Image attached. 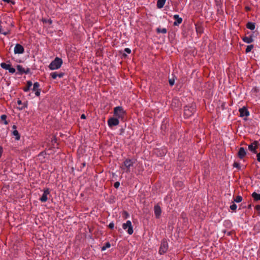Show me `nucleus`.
<instances>
[{
	"instance_id": "obj_14",
	"label": "nucleus",
	"mask_w": 260,
	"mask_h": 260,
	"mask_svg": "<svg viewBox=\"0 0 260 260\" xmlns=\"http://www.w3.org/2000/svg\"><path fill=\"white\" fill-rule=\"evenodd\" d=\"M173 18L175 20L173 23L174 25L177 26L182 23V19L178 15H174Z\"/></svg>"
},
{
	"instance_id": "obj_15",
	"label": "nucleus",
	"mask_w": 260,
	"mask_h": 260,
	"mask_svg": "<svg viewBox=\"0 0 260 260\" xmlns=\"http://www.w3.org/2000/svg\"><path fill=\"white\" fill-rule=\"evenodd\" d=\"M12 128L13 129L12 132V135L15 137V139L16 140H19L20 139V136L17 131V126L15 125H13L12 126Z\"/></svg>"
},
{
	"instance_id": "obj_10",
	"label": "nucleus",
	"mask_w": 260,
	"mask_h": 260,
	"mask_svg": "<svg viewBox=\"0 0 260 260\" xmlns=\"http://www.w3.org/2000/svg\"><path fill=\"white\" fill-rule=\"evenodd\" d=\"M50 194L49 188H46L44 190L42 197L40 198L41 202H46L48 200V196Z\"/></svg>"
},
{
	"instance_id": "obj_24",
	"label": "nucleus",
	"mask_w": 260,
	"mask_h": 260,
	"mask_svg": "<svg viewBox=\"0 0 260 260\" xmlns=\"http://www.w3.org/2000/svg\"><path fill=\"white\" fill-rule=\"evenodd\" d=\"M1 119L4 121V124L5 125H7L8 124V122L7 120V115L3 114L1 116Z\"/></svg>"
},
{
	"instance_id": "obj_44",
	"label": "nucleus",
	"mask_w": 260,
	"mask_h": 260,
	"mask_svg": "<svg viewBox=\"0 0 260 260\" xmlns=\"http://www.w3.org/2000/svg\"><path fill=\"white\" fill-rule=\"evenodd\" d=\"M177 101V100H176V99H174V100H173V103L175 101Z\"/></svg>"
},
{
	"instance_id": "obj_37",
	"label": "nucleus",
	"mask_w": 260,
	"mask_h": 260,
	"mask_svg": "<svg viewBox=\"0 0 260 260\" xmlns=\"http://www.w3.org/2000/svg\"><path fill=\"white\" fill-rule=\"evenodd\" d=\"M257 160L258 162H260V152L257 154Z\"/></svg>"
},
{
	"instance_id": "obj_12",
	"label": "nucleus",
	"mask_w": 260,
	"mask_h": 260,
	"mask_svg": "<svg viewBox=\"0 0 260 260\" xmlns=\"http://www.w3.org/2000/svg\"><path fill=\"white\" fill-rule=\"evenodd\" d=\"M239 113H240V117H247L249 115V112L247 109L243 107L242 108L239 109Z\"/></svg>"
},
{
	"instance_id": "obj_9",
	"label": "nucleus",
	"mask_w": 260,
	"mask_h": 260,
	"mask_svg": "<svg viewBox=\"0 0 260 260\" xmlns=\"http://www.w3.org/2000/svg\"><path fill=\"white\" fill-rule=\"evenodd\" d=\"M119 121L118 118L112 117L108 119V124L110 127H112L113 126H116L119 124Z\"/></svg>"
},
{
	"instance_id": "obj_31",
	"label": "nucleus",
	"mask_w": 260,
	"mask_h": 260,
	"mask_svg": "<svg viewBox=\"0 0 260 260\" xmlns=\"http://www.w3.org/2000/svg\"><path fill=\"white\" fill-rule=\"evenodd\" d=\"M35 92L36 96H39L40 95L41 89H37V90L35 91Z\"/></svg>"
},
{
	"instance_id": "obj_4",
	"label": "nucleus",
	"mask_w": 260,
	"mask_h": 260,
	"mask_svg": "<svg viewBox=\"0 0 260 260\" xmlns=\"http://www.w3.org/2000/svg\"><path fill=\"white\" fill-rule=\"evenodd\" d=\"M122 228L124 230H127V232L129 235H132L134 232L132 222L130 220H127L125 223H123Z\"/></svg>"
},
{
	"instance_id": "obj_11",
	"label": "nucleus",
	"mask_w": 260,
	"mask_h": 260,
	"mask_svg": "<svg viewBox=\"0 0 260 260\" xmlns=\"http://www.w3.org/2000/svg\"><path fill=\"white\" fill-rule=\"evenodd\" d=\"M24 49L21 45L19 44H17L15 45L14 49V52L15 54H22L24 52Z\"/></svg>"
},
{
	"instance_id": "obj_35",
	"label": "nucleus",
	"mask_w": 260,
	"mask_h": 260,
	"mask_svg": "<svg viewBox=\"0 0 260 260\" xmlns=\"http://www.w3.org/2000/svg\"><path fill=\"white\" fill-rule=\"evenodd\" d=\"M124 51L128 54H130L131 53V50L129 48H126L124 49Z\"/></svg>"
},
{
	"instance_id": "obj_36",
	"label": "nucleus",
	"mask_w": 260,
	"mask_h": 260,
	"mask_svg": "<svg viewBox=\"0 0 260 260\" xmlns=\"http://www.w3.org/2000/svg\"><path fill=\"white\" fill-rule=\"evenodd\" d=\"M233 166H234V167H235V168H239V164L238 163H237V162H235V163L234 164Z\"/></svg>"
},
{
	"instance_id": "obj_29",
	"label": "nucleus",
	"mask_w": 260,
	"mask_h": 260,
	"mask_svg": "<svg viewBox=\"0 0 260 260\" xmlns=\"http://www.w3.org/2000/svg\"><path fill=\"white\" fill-rule=\"evenodd\" d=\"M242 201V197L240 196H238L234 199V202L236 203H240Z\"/></svg>"
},
{
	"instance_id": "obj_2",
	"label": "nucleus",
	"mask_w": 260,
	"mask_h": 260,
	"mask_svg": "<svg viewBox=\"0 0 260 260\" xmlns=\"http://www.w3.org/2000/svg\"><path fill=\"white\" fill-rule=\"evenodd\" d=\"M195 106L194 105L186 106L184 109V116L185 118L190 117L195 112Z\"/></svg>"
},
{
	"instance_id": "obj_42",
	"label": "nucleus",
	"mask_w": 260,
	"mask_h": 260,
	"mask_svg": "<svg viewBox=\"0 0 260 260\" xmlns=\"http://www.w3.org/2000/svg\"><path fill=\"white\" fill-rule=\"evenodd\" d=\"M3 1L5 2H7V3H9V2H10L9 0H3Z\"/></svg>"
},
{
	"instance_id": "obj_16",
	"label": "nucleus",
	"mask_w": 260,
	"mask_h": 260,
	"mask_svg": "<svg viewBox=\"0 0 260 260\" xmlns=\"http://www.w3.org/2000/svg\"><path fill=\"white\" fill-rule=\"evenodd\" d=\"M50 76L52 79H56L57 77H58L59 78H62L64 76V73L61 72L57 73L56 72H55L51 73Z\"/></svg>"
},
{
	"instance_id": "obj_1",
	"label": "nucleus",
	"mask_w": 260,
	"mask_h": 260,
	"mask_svg": "<svg viewBox=\"0 0 260 260\" xmlns=\"http://www.w3.org/2000/svg\"><path fill=\"white\" fill-rule=\"evenodd\" d=\"M62 64V60L56 57L53 61L51 62L49 66V68L51 70H57L60 68Z\"/></svg>"
},
{
	"instance_id": "obj_22",
	"label": "nucleus",
	"mask_w": 260,
	"mask_h": 260,
	"mask_svg": "<svg viewBox=\"0 0 260 260\" xmlns=\"http://www.w3.org/2000/svg\"><path fill=\"white\" fill-rule=\"evenodd\" d=\"M32 85V82L30 81H27V87H25L23 89L24 91L27 92L29 90L30 88L31 87Z\"/></svg>"
},
{
	"instance_id": "obj_40",
	"label": "nucleus",
	"mask_w": 260,
	"mask_h": 260,
	"mask_svg": "<svg viewBox=\"0 0 260 260\" xmlns=\"http://www.w3.org/2000/svg\"><path fill=\"white\" fill-rule=\"evenodd\" d=\"M124 214L125 215L126 217H127L128 216V213H127V212H126V211H125V212H124Z\"/></svg>"
},
{
	"instance_id": "obj_33",
	"label": "nucleus",
	"mask_w": 260,
	"mask_h": 260,
	"mask_svg": "<svg viewBox=\"0 0 260 260\" xmlns=\"http://www.w3.org/2000/svg\"><path fill=\"white\" fill-rule=\"evenodd\" d=\"M108 226L109 228L113 229L114 228V223L113 222H110Z\"/></svg>"
},
{
	"instance_id": "obj_45",
	"label": "nucleus",
	"mask_w": 260,
	"mask_h": 260,
	"mask_svg": "<svg viewBox=\"0 0 260 260\" xmlns=\"http://www.w3.org/2000/svg\"><path fill=\"white\" fill-rule=\"evenodd\" d=\"M121 169L124 170L125 168L124 167H121Z\"/></svg>"
},
{
	"instance_id": "obj_6",
	"label": "nucleus",
	"mask_w": 260,
	"mask_h": 260,
	"mask_svg": "<svg viewBox=\"0 0 260 260\" xmlns=\"http://www.w3.org/2000/svg\"><path fill=\"white\" fill-rule=\"evenodd\" d=\"M134 163V161L130 159H127L124 161L123 164L124 167L126 169V172H130V168L131 167L133 166Z\"/></svg>"
},
{
	"instance_id": "obj_27",
	"label": "nucleus",
	"mask_w": 260,
	"mask_h": 260,
	"mask_svg": "<svg viewBox=\"0 0 260 260\" xmlns=\"http://www.w3.org/2000/svg\"><path fill=\"white\" fill-rule=\"evenodd\" d=\"M253 48V45H248L246 48L245 52L246 53L250 52Z\"/></svg>"
},
{
	"instance_id": "obj_17",
	"label": "nucleus",
	"mask_w": 260,
	"mask_h": 260,
	"mask_svg": "<svg viewBox=\"0 0 260 260\" xmlns=\"http://www.w3.org/2000/svg\"><path fill=\"white\" fill-rule=\"evenodd\" d=\"M246 154V152L243 147H240L238 153V155L240 158H243Z\"/></svg>"
},
{
	"instance_id": "obj_38",
	"label": "nucleus",
	"mask_w": 260,
	"mask_h": 260,
	"mask_svg": "<svg viewBox=\"0 0 260 260\" xmlns=\"http://www.w3.org/2000/svg\"><path fill=\"white\" fill-rule=\"evenodd\" d=\"M2 153H3V147L2 146H0V158L1 157Z\"/></svg>"
},
{
	"instance_id": "obj_7",
	"label": "nucleus",
	"mask_w": 260,
	"mask_h": 260,
	"mask_svg": "<svg viewBox=\"0 0 260 260\" xmlns=\"http://www.w3.org/2000/svg\"><path fill=\"white\" fill-rule=\"evenodd\" d=\"M1 67L6 70H8L9 73L11 74H13L15 72V68L11 67V66L10 64L2 62L1 64Z\"/></svg>"
},
{
	"instance_id": "obj_18",
	"label": "nucleus",
	"mask_w": 260,
	"mask_h": 260,
	"mask_svg": "<svg viewBox=\"0 0 260 260\" xmlns=\"http://www.w3.org/2000/svg\"><path fill=\"white\" fill-rule=\"evenodd\" d=\"M242 40L244 42L250 44L253 42V36L251 35L250 37H244L242 38Z\"/></svg>"
},
{
	"instance_id": "obj_23",
	"label": "nucleus",
	"mask_w": 260,
	"mask_h": 260,
	"mask_svg": "<svg viewBox=\"0 0 260 260\" xmlns=\"http://www.w3.org/2000/svg\"><path fill=\"white\" fill-rule=\"evenodd\" d=\"M252 197H253L254 200L255 201H259L260 200V194L259 193H257L254 192L252 194Z\"/></svg>"
},
{
	"instance_id": "obj_28",
	"label": "nucleus",
	"mask_w": 260,
	"mask_h": 260,
	"mask_svg": "<svg viewBox=\"0 0 260 260\" xmlns=\"http://www.w3.org/2000/svg\"><path fill=\"white\" fill-rule=\"evenodd\" d=\"M111 246V244L109 242H107L105 245L102 247V250L105 251L107 248H110Z\"/></svg>"
},
{
	"instance_id": "obj_25",
	"label": "nucleus",
	"mask_w": 260,
	"mask_h": 260,
	"mask_svg": "<svg viewBox=\"0 0 260 260\" xmlns=\"http://www.w3.org/2000/svg\"><path fill=\"white\" fill-rule=\"evenodd\" d=\"M39 87H40V84L37 82H35L33 85L32 90L34 91H35L37 90V89H40Z\"/></svg>"
},
{
	"instance_id": "obj_41",
	"label": "nucleus",
	"mask_w": 260,
	"mask_h": 260,
	"mask_svg": "<svg viewBox=\"0 0 260 260\" xmlns=\"http://www.w3.org/2000/svg\"><path fill=\"white\" fill-rule=\"evenodd\" d=\"M17 103L18 105H20L21 104V101L20 100H18L17 101Z\"/></svg>"
},
{
	"instance_id": "obj_21",
	"label": "nucleus",
	"mask_w": 260,
	"mask_h": 260,
	"mask_svg": "<svg viewBox=\"0 0 260 260\" xmlns=\"http://www.w3.org/2000/svg\"><path fill=\"white\" fill-rule=\"evenodd\" d=\"M246 27L250 30H254L255 27V23L251 22H248L247 23Z\"/></svg>"
},
{
	"instance_id": "obj_26",
	"label": "nucleus",
	"mask_w": 260,
	"mask_h": 260,
	"mask_svg": "<svg viewBox=\"0 0 260 260\" xmlns=\"http://www.w3.org/2000/svg\"><path fill=\"white\" fill-rule=\"evenodd\" d=\"M157 32L158 33H162V34H166L167 33V29L165 28H157L156 29Z\"/></svg>"
},
{
	"instance_id": "obj_30",
	"label": "nucleus",
	"mask_w": 260,
	"mask_h": 260,
	"mask_svg": "<svg viewBox=\"0 0 260 260\" xmlns=\"http://www.w3.org/2000/svg\"><path fill=\"white\" fill-rule=\"evenodd\" d=\"M230 208L232 210L235 211L236 210L237 206L235 203H233L230 206Z\"/></svg>"
},
{
	"instance_id": "obj_19",
	"label": "nucleus",
	"mask_w": 260,
	"mask_h": 260,
	"mask_svg": "<svg viewBox=\"0 0 260 260\" xmlns=\"http://www.w3.org/2000/svg\"><path fill=\"white\" fill-rule=\"evenodd\" d=\"M17 69L20 74H22L23 73H27L29 71L28 69H27V70H25L21 65H17Z\"/></svg>"
},
{
	"instance_id": "obj_20",
	"label": "nucleus",
	"mask_w": 260,
	"mask_h": 260,
	"mask_svg": "<svg viewBox=\"0 0 260 260\" xmlns=\"http://www.w3.org/2000/svg\"><path fill=\"white\" fill-rule=\"evenodd\" d=\"M166 0H158L157 2V7L158 8H162L165 5Z\"/></svg>"
},
{
	"instance_id": "obj_34",
	"label": "nucleus",
	"mask_w": 260,
	"mask_h": 260,
	"mask_svg": "<svg viewBox=\"0 0 260 260\" xmlns=\"http://www.w3.org/2000/svg\"><path fill=\"white\" fill-rule=\"evenodd\" d=\"M175 83V81L174 79H170L169 80V84L171 86L174 85Z\"/></svg>"
},
{
	"instance_id": "obj_5",
	"label": "nucleus",
	"mask_w": 260,
	"mask_h": 260,
	"mask_svg": "<svg viewBox=\"0 0 260 260\" xmlns=\"http://www.w3.org/2000/svg\"><path fill=\"white\" fill-rule=\"evenodd\" d=\"M168 249V243L166 240H163L161 242L159 253L160 254H163L167 251Z\"/></svg>"
},
{
	"instance_id": "obj_13",
	"label": "nucleus",
	"mask_w": 260,
	"mask_h": 260,
	"mask_svg": "<svg viewBox=\"0 0 260 260\" xmlns=\"http://www.w3.org/2000/svg\"><path fill=\"white\" fill-rule=\"evenodd\" d=\"M154 214L156 218H159L161 213V210L159 206L155 205L154 207Z\"/></svg>"
},
{
	"instance_id": "obj_8",
	"label": "nucleus",
	"mask_w": 260,
	"mask_h": 260,
	"mask_svg": "<svg viewBox=\"0 0 260 260\" xmlns=\"http://www.w3.org/2000/svg\"><path fill=\"white\" fill-rule=\"evenodd\" d=\"M259 144L257 141H254L248 146V149L251 152L256 154L257 153L256 149L258 147Z\"/></svg>"
},
{
	"instance_id": "obj_43",
	"label": "nucleus",
	"mask_w": 260,
	"mask_h": 260,
	"mask_svg": "<svg viewBox=\"0 0 260 260\" xmlns=\"http://www.w3.org/2000/svg\"><path fill=\"white\" fill-rule=\"evenodd\" d=\"M49 23L50 24H51V23H52V21H51V20H49Z\"/></svg>"
},
{
	"instance_id": "obj_39",
	"label": "nucleus",
	"mask_w": 260,
	"mask_h": 260,
	"mask_svg": "<svg viewBox=\"0 0 260 260\" xmlns=\"http://www.w3.org/2000/svg\"><path fill=\"white\" fill-rule=\"evenodd\" d=\"M85 118H86V116H85V115L84 114L81 115V119H85Z\"/></svg>"
},
{
	"instance_id": "obj_32",
	"label": "nucleus",
	"mask_w": 260,
	"mask_h": 260,
	"mask_svg": "<svg viewBox=\"0 0 260 260\" xmlns=\"http://www.w3.org/2000/svg\"><path fill=\"white\" fill-rule=\"evenodd\" d=\"M119 186H120V183H119V182H118V181H117V182H115V183H114V187H115V188H118L119 187Z\"/></svg>"
},
{
	"instance_id": "obj_3",
	"label": "nucleus",
	"mask_w": 260,
	"mask_h": 260,
	"mask_svg": "<svg viewBox=\"0 0 260 260\" xmlns=\"http://www.w3.org/2000/svg\"><path fill=\"white\" fill-rule=\"evenodd\" d=\"M125 114V111L123 108L121 106H117L114 109V116L119 119H122Z\"/></svg>"
}]
</instances>
